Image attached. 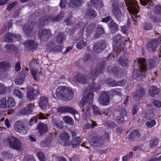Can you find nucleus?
Returning <instances> with one entry per match:
<instances>
[{"mask_svg": "<svg viewBox=\"0 0 161 161\" xmlns=\"http://www.w3.org/2000/svg\"><path fill=\"white\" fill-rule=\"evenodd\" d=\"M145 61L144 58H137L134 61V69L132 75V77L136 80H140L144 77L146 70L142 65Z\"/></svg>", "mask_w": 161, "mask_h": 161, "instance_id": "nucleus-1", "label": "nucleus"}, {"mask_svg": "<svg viewBox=\"0 0 161 161\" xmlns=\"http://www.w3.org/2000/svg\"><path fill=\"white\" fill-rule=\"evenodd\" d=\"M108 59L107 57L104 58L96 67L90 68V70L88 71L89 74L88 75L91 79H95L99 75L103 73L106 68V61Z\"/></svg>", "mask_w": 161, "mask_h": 161, "instance_id": "nucleus-2", "label": "nucleus"}, {"mask_svg": "<svg viewBox=\"0 0 161 161\" xmlns=\"http://www.w3.org/2000/svg\"><path fill=\"white\" fill-rule=\"evenodd\" d=\"M57 97L61 98L63 97L67 100L72 99L74 95V92L71 88L68 86H60L56 90Z\"/></svg>", "mask_w": 161, "mask_h": 161, "instance_id": "nucleus-3", "label": "nucleus"}, {"mask_svg": "<svg viewBox=\"0 0 161 161\" xmlns=\"http://www.w3.org/2000/svg\"><path fill=\"white\" fill-rule=\"evenodd\" d=\"M9 148L17 151L23 150L25 147L19 140L14 137H9L6 140Z\"/></svg>", "mask_w": 161, "mask_h": 161, "instance_id": "nucleus-4", "label": "nucleus"}, {"mask_svg": "<svg viewBox=\"0 0 161 161\" xmlns=\"http://www.w3.org/2000/svg\"><path fill=\"white\" fill-rule=\"evenodd\" d=\"M64 14V12L62 11L55 17L50 16L49 17H41L39 20V22L41 25H43L47 24L50 21L53 22L59 21L62 19Z\"/></svg>", "mask_w": 161, "mask_h": 161, "instance_id": "nucleus-5", "label": "nucleus"}, {"mask_svg": "<svg viewBox=\"0 0 161 161\" xmlns=\"http://www.w3.org/2000/svg\"><path fill=\"white\" fill-rule=\"evenodd\" d=\"M116 110L119 113V115L116 118V122L119 124L124 123L128 119V116L127 111L122 105H119Z\"/></svg>", "mask_w": 161, "mask_h": 161, "instance_id": "nucleus-6", "label": "nucleus"}, {"mask_svg": "<svg viewBox=\"0 0 161 161\" xmlns=\"http://www.w3.org/2000/svg\"><path fill=\"white\" fill-rule=\"evenodd\" d=\"M159 43H161V38L151 40L147 45V50L151 52L156 51Z\"/></svg>", "mask_w": 161, "mask_h": 161, "instance_id": "nucleus-7", "label": "nucleus"}, {"mask_svg": "<svg viewBox=\"0 0 161 161\" xmlns=\"http://www.w3.org/2000/svg\"><path fill=\"white\" fill-rule=\"evenodd\" d=\"M110 97L109 93L106 91H103L101 92L98 101L103 105H106L110 102Z\"/></svg>", "mask_w": 161, "mask_h": 161, "instance_id": "nucleus-8", "label": "nucleus"}, {"mask_svg": "<svg viewBox=\"0 0 161 161\" xmlns=\"http://www.w3.org/2000/svg\"><path fill=\"white\" fill-rule=\"evenodd\" d=\"M146 61L145 59V62L142 65L146 70L147 69L150 70L155 67L158 62V58L156 57L149 58L147 59L146 62Z\"/></svg>", "mask_w": 161, "mask_h": 161, "instance_id": "nucleus-9", "label": "nucleus"}, {"mask_svg": "<svg viewBox=\"0 0 161 161\" xmlns=\"http://www.w3.org/2000/svg\"><path fill=\"white\" fill-rule=\"evenodd\" d=\"M89 74V72L87 71H86L83 75L78 74L74 77V79L79 83L82 84L86 83L89 80L90 77L88 75Z\"/></svg>", "mask_w": 161, "mask_h": 161, "instance_id": "nucleus-10", "label": "nucleus"}, {"mask_svg": "<svg viewBox=\"0 0 161 161\" xmlns=\"http://www.w3.org/2000/svg\"><path fill=\"white\" fill-rule=\"evenodd\" d=\"M92 135L91 140V144L96 147H99L102 144V140L100 136H98L94 132H92L91 133Z\"/></svg>", "mask_w": 161, "mask_h": 161, "instance_id": "nucleus-11", "label": "nucleus"}, {"mask_svg": "<svg viewBox=\"0 0 161 161\" xmlns=\"http://www.w3.org/2000/svg\"><path fill=\"white\" fill-rule=\"evenodd\" d=\"M47 49L50 52H60L62 50L63 47L59 45L54 46L53 42L51 41L47 44Z\"/></svg>", "mask_w": 161, "mask_h": 161, "instance_id": "nucleus-12", "label": "nucleus"}, {"mask_svg": "<svg viewBox=\"0 0 161 161\" xmlns=\"http://www.w3.org/2000/svg\"><path fill=\"white\" fill-rule=\"evenodd\" d=\"M52 36L50 30L43 29L40 30L38 34V37L41 39L47 40Z\"/></svg>", "mask_w": 161, "mask_h": 161, "instance_id": "nucleus-13", "label": "nucleus"}, {"mask_svg": "<svg viewBox=\"0 0 161 161\" xmlns=\"http://www.w3.org/2000/svg\"><path fill=\"white\" fill-rule=\"evenodd\" d=\"M106 46L104 40H101L93 47L92 49L96 52L99 53L106 47Z\"/></svg>", "mask_w": 161, "mask_h": 161, "instance_id": "nucleus-14", "label": "nucleus"}, {"mask_svg": "<svg viewBox=\"0 0 161 161\" xmlns=\"http://www.w3.org/2000/svg\"><path fill=\"white\" fill-rule=\"evenodd\" d=\"M39 90H36L33 88H28L27 93V97L28 99L30 100L35 99L36 96L40 94Z\"/></svg>", "mask_w": 161, "mask_h": 161, "instance_id": "nucleus-15", "label": "nucleus"}, {"mask_svg": "<svg viewBox=\"0 0 161 161\" xmlns=\"http://www.w3.org/2000/svg\"><path fill=\"white\" fill-rule=\"evenodd\" d=\"M125 3L128 10H138L139 7L137 4V2L134 0H125Z\"/></svg>", "mask_w": 161, "mask_h": 161, "instance_id": "nucleus-16", "label": "nucleus"}, {"mask_svg": "<svg viewBox=\"0 0 161 161\" xmlns=\"http://www.w3.org/2000/svg\"><path fill=\"white\" fill-rule=\"evenodd\" d=\"M146 92V91L142 87L136 89L133 97L134 99L136 101L141 99L145 95Z\"/></svg>", "mask_w": 161, "mask_h": 161, "instance_id": "nucleus-17", "label": "nucleus"}, {"mask_svg": "<svg viewBox=\"0 0 161 161\" xmlns=\"http://www.w3.org/2000/svg\"><path fill=\"white\" fill-rule=\"evenodd\" d=\"M23 43L25 47L29 50L35 49L37 47L36 42L33 40H27Z\"/></svg>", "mask_w": 161, "mask_h": 161, "instance_id": "nucleus-18", "label": "nucleus"}, {"mask_svg": "<svg viewBox=\"0 0 161 161\" xmlns=\"http://www.w3.org/2000/svg\"><path fill=\"white\" fill-rule=\"evenodd\" d=\"M33 104H28L26 107L22 108L20 110V113L24 115H28L31 114L33 111Z\"/></svg>", "mask_w": 161, "mask_h": 161, "instance_id": "nucleus-19", "label": "nucleus"}, {"mask_svg": "<svg viewBox=\"0 0 161 161\" xmlns=\"http://www.w3.org/2000/svg\"><path fill=\"white\" fill-rule=\"evenodd\" d=\"M15 130L19 133H25V128L24 124L20 121H17L14 124Z\"/></svg>", "mask_w": 161, "mask_h": 161, "instance_id": "nucleus-20", "label": "nucleus"}, {"mask_svg": "<svg viewBox=\"0 0 161 161\" xmlns=\"http://www.w3.org/2000/svg\"><path fill=\"white\" fill-rule=\"evenodd\" d=\"M26 70H23L19 73L18 76L14 79L15 83L17 85L21 84L25 78V76L27 72Z\"/></svg>", "mask_w": 161, "mask_h": 161, "instance_id": "nucleus-21", "label": "nucleus"}, {"mask_svg": "<svg viewBox=\"0 0 161 161\" xmlns=\"http://www.w3.org/2000/svg\"><path fill=\"white\" fill-rule=\"evenodd\" d=\"M34 25V24L32 21L30 22H29L28 23L25 24L23 27L25 33L26 35H29L32 31Z\"/></svg>", "mask_w": 161, "mask_h": 161, "instance_id": "nucleus-22", "label": "nucleus"}, {"mask_svg": "<svg viewBox=\"0 0 161 161\" xmlns=\"http://www.w3.org/2000/svg\"><path fill=\"white\" fill-rule=\"evenodd\" d=\"M58 110L59 112H70L75 114L79 115L76 111L69 107H58Z\"/></svg>", "mask_w": 161, "mask_h": 161, "instance_id": "nucleus-23", "label": "nucleus"}, {"mask_svg": "<svg viewBox=\"0 0 161 161\" xmlns=\"http://www.w3.org/2000/svg\"><path fill=\"white\" fill-rule=\"evenodd\" d=\"M121 39V36L119 35H117L114 37L113 44V48L114 50L115 49L116 51L120 46Z\"/></svg>", "mask_w": 161, "mask_h": 161, "instance_id": "nucleus-24", "label": "nucleus"}, {"mask_svg": "<svg viewBox=\"0 0 161 161\" xmlns=\"http://www.w3.org/2000/svg\"><path fill=\"white\" fill-rule=\"evenodd\" d=\"M48 100L45 96L41 97L40 99L39 105L42 109H45L48 106Z\"/></svg>", "mask_w": 161, "mask_h": 161, "instance_id": "nucleus-25", "label": "nucleus"}, {"mask_svg": "<svg viewBox=\"0 0 161 161\" xmlns=\"http://www.w3.org/2000/svg\"><path fill=\"white\" fill-rule=\"evenodd\" d=\"M36 117L40 119H46V117L44 116L43 114L41 113H40L36 117L34 116L31 118L28 123L29 125H31L35 123H36L37 122V119Z\"/></svg>", "mask_w": 161, "mask_h": 161, "instance_id": "nucleus-26", "label": "nucleus"}, {"mask_svg": "<svg viewBox=\"0 0 161 161\" xmlns=\"http://www.w3.org/2000/svg\"><path fill=\"white\" fill-rule=\"evenodd\" d=\"M101 86L99 83L92 82L87 87L86 92L90 91L91 92L98 90L100 88Z\"/></svg>", "mask_w": 161, "mask_h": 161, "instance_id": "nucleus-27", "label": "nucleus"}, {"mask_svg": "<svg viewBox=\"0 0 161 161\" xmlns=\"http://www.w3.org/2000/svg\"><path fill=\"white\" fill-rule=\"evenodd\" d=\"M55 116L52 117L53 119L52 120V123L54 126H56L58 128L60 129H63L64 127L63 125V122L61 121L59 118H57L56 119H53L54 118H55Z\"/></svg>", "mask_w": 161, "mask_h": 161, "instance_id": "nucleus-28", "label": "nucleus"}, {"mask_svg": "<svg viewBox=\"0 0 161 161\" xmlns=\"http://www.w3.org/2000/svg\"><path fill=\"white\" fill-rule=\"evenodd\" d=\"M69 2L67 4L71 7L75 8L80 6L82 1L81 0H69Z\"/></svg>", "mask_w": 161, "mask_h": 161, "instance_id": "nucleus-29", "label": "nucleus"}, {"mask_svg": "<svg viewBox=\"0 0 161 161\" xmlns=\"http://www.w3.org/2000/svg\"><path fill=\"white\" fill-rule=\"evenodd\" d=\"M37 128L38 132L41 134H43L48 131L47 125L46 124L42 123L39 124Z\"/></svg>", "mask_w": 161, "mask_h": 161, "instance_id": "nucleus-30", "label": "nucleus"}, {"mask_svg": "<svg viewBox=\"0 0 161 161\" xmlns=\"http://www.w3.org/2000/svg\"><path fill=\"white\" fill-rule=\"evenodd\" d=\"M56 41L58 44H61L66 39L64 34L60 33L55 36Z\"/></svg>", "mask_w": 161, "mask_h": 161, "instance_id": "nucleus-31", "label": "nucleus"}, {"mask_svg": "<svg viewBox=\"0 0 161 161\" xmlns=\"http://www.w3.org/2000/svg\"><path fill=\"white\" fill-rule=\"evenodd\" d=\"M10 65L8 62H0V70L4 72H6L10 68Z\"/></svg>", "mask_w": 161, "mask_h": 161, "instance_id": "nucleus-32", "label": "nucleus"}, {"mask_svg": "<svg viewBox=\"0 0 161 161\" xmlns=\"http://www.w3.org/2000/svg\"><path fill=\"white\" fill-rule=\"evenodd\" d=\"M104 29L102 27H99L97 28L95 31V33L93 36V38L95 39H97L99 36L104 34Z\"/></svg>", "mask_w": 161, "mask_h": 161, "instance_id": "nucleus-33", "label": "nucleus"}, {"mask_svg": "<svg viewBox=\"0 0 161 161\" xmlns=\"http://www.w3.org/2000/svg\"><path fill=\"white\" fill-rule=\"evenodd\" d=\"M140 134L137 130L132 131L128 136V138L129 140H132L136 137L138 138L140 136Z\"/></svg>", "mask_w": 161, "mask_h": 161, "instance_id": "nucleus-34", "label": "nucleus"}, {"mask_svg": "<svg viewBox=\"0 0 161 161\" xmlns=\"http://www.w3.org/2000/svg\"><path fill=\"white\" fill-rule=\"evenodd\" d=\"M81 139L79 137L75 138L70 142L71 146L73 148H76L79 146L80 144Z\"/></svg>", "mask_w": 161, "mask_h": 161, "instance_id": "nucleus-35", "label": "nucleus"}, {"mask_svg": "<svg viewBox=\"0 0 161 161\" xmlns=\"http://www.w3.org/2000/svg\"><path fill=\"white\" fill-rule=\"evenodd\" d=\"M130 13V16L131 17L132 19L134 22V25H136V19H137L138 17H140V15H138V14L139 13V11H128Z\"/></svg>", "mask_w": 161, "mask_h": 161, "instance_id": "nucleus-36", "label": "nucleus"}, {"mask_svg": "<svg viewBox=\"0 0 161 161\" xmlns=\"http://www.w3.org/2000/svg\"><path fill=\"white\" fill-rule=\"evenodd\" d=\"M108 26L111 30V32L114 33L118 31L119 28L118 25L116 23L113 22H110L108 23Z\"/></svg>", "mask_w": 161, "mask_h": 161, "instance_id": "nucleus-37", "label": "nucleus"}, {"mask_svg": "<svg viewBox=\"0 0 161 161\" xmlns=\"http://www.w3.org/2000/svg\"><path fill=\"white\" fill-rule=\"evenodd\" d=\"M159 91L156 86H152L149 87L148 92L150 96L153 97L158 94Z\"/></svg>", "mask_w": 161, "mask_h": 161, "instance_id": "nucleus-38", "label": "nucleus"}, {"mask_svg": "<svg viewBox=\"0 0 161 161\" xmlns=\"http://www.w3.org/2000/svg\"><path fill=\"white\" fill-rule=\"evenodd\" d=\"M90 2L97 9L100 8L103 6V2L100 0H91Z\"/></svg>", "mask_w": 161, "mask_h": 161, "instance_id": "nucleus-39", "label": "nucleus"}, {"mask_svg": "<svg viewBox=\"0 0 161 161\" xmlns=\"http://www.w3.org/2000/svg\"><path fill=\"white\" fill-rule=\"evenodd\" d=\"M86 93H87V95L86 96L85 95L84 97L83 98L87 102H89V103H92L93 95L92 92L89 91L86 92V91L85 94H86Z\"/></svg>", "mask_w": 161, "mask_h": 161, "instance_id": "nucleus-40", "label": "nucleus"}, {"mask_svg": "<svg viewBox=\"0 0 161 161\" xmlns=\"http://www.w3.org/2000/svg\"><path fill=\"white\" fill-rule=\"evenodd\" d=\"M82 115L85 118H88L91 115L90 110L89 107H85L82 109Z\"/></svg>", "mask_w": 161, "mask_h": 161, "instance_id": "nucleus-41", "label": "nucleus"}, {"mask_svg": "<svg viewBox=\"0 0 161 161\" xmlns=\"http://www.w3.org/2000/svg\"><path fill=\"white\" fill-rule=\"evenodd\" d=\"M119 63L122 66L125 67L128 65L129 60L126 57L122 56L119 58Z\"/></svg>", "mask_w": 161, "mask_h": 161, "instance_id": "nucleus-42", "label": "nucleus"}, {"mask_svg": "<svg viewBox=\"0 0 161 161\" xmlns=\"http://www.w3.org/2000/svg\"><path fill=\"white\" fill-rule=\"evenodd\" d=\"M13 34H11L10 33H6L4 39L6 42H10L13 41Z\"/></svg>", "mask_w": 161, "mask_h": 161, "instance_id": "nucleus-43", "label": "nucleus"}, {"mask_svg": "<svg viewBox=\"0 0 161 161\" xmlns=\"http://www.w3.org/2000/svg\"><path fill=\"white\" fill-rule=\"evenodd\" d=\"M15 102L14 98L11 97H8L7 100V108L13 107L15 105Z\"/></svg>", "mask_w": 161, "mask_h": 161, "instance_id": "nucleus-44", "label": "nucleus"}, {"mask_svg": "<svg viewBox=\"0 0 161 161\" xmlns=\"http://www.w3.org/2000/svg\"><path fill=\"white\" fill-rule=\"evenodd\" d=\"M159 142L157 138H153L151 139L150 143L149 146L152 148L156 147L158 145Z\"/></svg>", "mask_w": 161, "mask_h": 161, "instance_id": "nucleus-45", "label": "nucleus"}, {"mask_svg": "<svg viewBox=\"0 0 161 161\" xmlns=\"http://www.w3.org/2000/svg\"><path fill=\"white\" fill-rule=\"evenodd\" d=\"M52 140V137L50 135H49L47 137L46 141H43L41 142V145L44 147L47 146L51 144Z\"/></svg>", "mask_w": 161, "mask_h": 161, "instance_id": "nucleus-46", "label": "nucleus"}, {"mask_svg": "<svg viewBox=\"0 0 161 161\" xmlns=\"http://www.w3.org/2000/svg\"><path fill=\"white\" fill-rule=\"evenodd\" d=\"M0 108H7L6 97H3L0 100Z\"/></svg>", "mask_w": 161, "mask_h": 161, "instance_id": "nucleus-47", "label": "nucleus"}, {"mask_svg": "<svg viewBox=\"0 0 161 161\" xmlns=\"http://www.w3.org/2000/svg\"><path fill=\"white\" fill-rule=\"evenodd\" d=\"M96 15L97 13L95 11H87L86 13L87 17L90 19H93Z\"/></svg>", "mask_w": 161, "mask_h": 161, "instance_id": "nucleus-48", "label": "nucleus"}, {"mask_svg": "<svg viewBox=\"0 0 161 161\" xmlns=\"http://www.w3.org/2000/svg\"><path fill=\"white\" fill-rule=\"evenodd\" d=\"M63 119L65 122L70 125H73L74 124V121L73 119L72 118L69 116L64 117Z\"/></svg>", "mask_w": 161, "mask_h": 161, "instance_id": "nucleus-49", "label": "nucleus"}, {"mask_svg": "<svg viewBox=\"0 0 161 161\" xmlns=\"http://www.w3.org/2000/svg\"><path fill=\"white\" fill-rule=\"evenodd\" d=\"M106 83L109 86H117V81L111 79H108Z\"/></svg>", "mask_w": 161, "mask_h": 161, "instance_id": "nucleus-50", "label": "nucleus"}, {"mask_svg": "<svg viewBox=\"0 0 161 161\" xmlns=\"http://www.w3.org/2000/svg\"><path fill=\"white\" fill-rule=\"evenodd\" d=\"M70 137V135L65 132H64L63 136L61 137V140L64 142H67L69 140Z\"/></svg>", "mask_w": 161, "mask_h": 161, "instance_id": "nucleus-51", "label": "nucleus"}, {"mask_svg": "<svg viewBox=\"0 0 161 161\" xmlns=\"http://www.w3.org/2000/svg\"><path fill=\"white\" fill-rule=\"evenodd\" d=\"M95 27L94 24H91L88 25L86 30V32L88 34H90Z\"/></svg>", "mask_w": 161, "mask_h": 161, "instance_id": "nucleus-52", "label": "nucleus"}, {"mask_svg": "<svg viewBox=\"0 0 161 161\" xmlns=\"http://www.w3.org/2000/svg\"><path fill=\"white\" fill-rule=\"evenodd\" d=\"M105 125L107 128L112 129L116 126V124L114 122L108 121L105 123Z\"/></svg>", "mask_w": 161, "mask_h": 161, "instance_id": "nucleus-53", "label": "nucleus"}, {"mask_svg": "<svg viewBox=\"0 0 161 161\" xmlns=\"http://www.w3.org/2000/svg\"><path fill=\"white\" fill-rule=\"evenodd\" d=\"M86 45V42L83 40H81L77 43V47L79 49H82Z\"/></svg>", "mask_w": 161, "mask_h": 161, "instance_id": "nucleus-54", "label": "nucleus"}, {"mask_svg": "<svg viewBox=\"0 0 161 161\" xmlns=\"http://www.w3.org/2000/svg\"><path fill=\"white\" fill-rule=\"evenodd\" d=\"M14 94L20 98H22L23 96L22 92L19 89H15L13 91Z\"/></svg>", "mask_w": 161, "mask_h": 161, "instance_id": "nucleus-55", "label": "nucleus"}, {"mask_svg": "<svg viewBox=\"0 0 161 161\" xmlns=\"http://www.w3.org/2000/svg\"><path fill=\"white\" fill-rule=\"evenodd\" d=\"M38 71L35 68L33 69L31 71V74L33 76V77L35 80H36L38 79L37 76Z\"/></svg>", "mask_w": 161, "mask_h": 161, "instance_id": "nucleus-56", "label": "nucleus"}, {"mask_svg": "<svg viewBox=\"0 0 161 161\" xmlns=\"http://www.w3.org/2000/svg\"><path fill=\"white\" fill-rule=\"evenodd\" d=\"M156 124V122L154 119L147 122L146 124L148 128H151Z\"/></svg>", "mask_w": 161, "mask_h": 161, "instance_id": "nucleus-57", "label": "nucleus"}, {"mask_svg": "<svg viewBox=\"0 0 161 161\" xmlns=\"http://www.w3.org/2000/svg\"><path fill=\"white\" fill-rule=\"evenodd\" d=\"M92 109L93 110V114L94 115H97L98 114H102L100 113V110L95 105L93 106Z\"/></svg>", "mask_w": 161, "mask_h": 161, "instance_id": "nucleus-58", "label": "nucleus"}, {"mask_svg": "<svg viewBox=\"0 0 161 161\" xmlns=\"http://www.w3.org/2000/svg\"><path fill=\"white\" fill-rule=\"evenodd\" d=\"M112 8L113 10H118L121 9V8L119 7L118 4V2L117 1H114V2L112 4Z\"/></svg>", "mask_w": 161, "mask_h": 161, "instance_id": "nucleus-59", "label": "nucleus"}, {"mask_svg": "<svg viewBox=\"0 0 161 161\" xmlns=\"http://www.w3.org/2000/svg\"><path fill=\"white\" fill-rule=\"evenodd\" d=\"M97 124L94 122H92V124H85L83 126V128L85 129H88L91 128H93L96 126Z\"/></svg>", "mask_w": 161, "mask_h": 161, "instance_id": "nucleus-60", "label": "nucleus"}, {"mask_svg": "<svg viewBox=\"0 0 161 161\" xmlns=\"http://www.w3.org/2000/svg\"><path fill=\"white\" fill-rule=\"evenodd\" d=\"M148 16L149 18L152 19V20L154 23H159L161 22V19L160 18L157 17H154L153 15H151V16Z\"/></svg>", "mask_w": 161, "mask_h": 161, "instance_id": "nucleus-61", "label": "nucleus"}, {"mask_svg": "<svg viewBox=\"0 0 161 161\" xmlns=\"http://www.w3.org/2000/svg\"><path fill=\"white\" fill-rule=\"evenodd\" d=\"M6 91V87L3 84L0 83V95L5 93Z\"/></svg>", "mask_w": 161, "mask_h": 161, "instance_id": "nucleus-62", "label": "nucleus"}, {"mask_svg": "<svg viewBox=\"0 0 161 161\" xmlns=\"http://www.w3.org/2000/svg\"><path fill=\"white\" fill-rule=\"evenodd\" d=\"M71 16H69L67 19L64 20V22L67 23V25L68 26H70L73 24V23L72 21L71 20Z\"/></svg>", "mask_w": 161, "mask_h": 161, "instance_id": "nucleus-63", "label": "nucleus"}, {"mask_svg": "<svg viewBox=\"0 0 161 161\" xmlns=\"http://www.w3.org/2000/svg\"><path fill=\"white\" fill-rule=\"evenodd\" d=\"M152 27V25L149 22H146L144 24V28L146 30H148L151 29Z\"/></svg>", "mask_w": 161, "mask_h": 161, "instance_id": "nucleus-64", "label": "nucleus"}]
</instances>
